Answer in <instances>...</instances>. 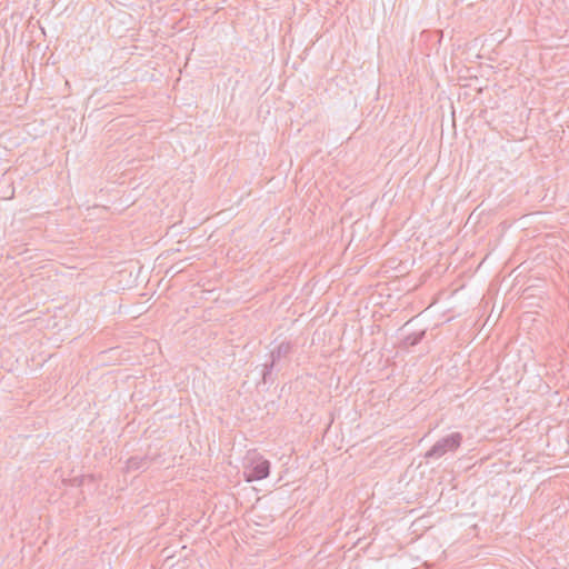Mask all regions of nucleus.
Returning <instances> with one entry per match:
<instances>
[{
    "label": "nucleus",
    "mask_w": 569,
    "mask_h": 569,
    "mask_svg": "<svg viewBox=\"0 0 569 569\" xmlns=\"http://www.w3.org/2000/svg\"><path fill=\"white\" fill-rule=\"evenodd\" d=\"M270 473V462L260 453L249 452L244 459L243 477L247 482L262 480Z\"/></svg>",
    "instance_id": "f257e3e1"
},
{
    "label": "nucleus",
    "mask_w": 569,
    "mask_h": 569,
    "mask_svg": "<svg viewBox=\"0 0 569 569\" xmlns=\"http://www.w3.org/2000/svg\"><path fill=\"white\" fill-rule=\"evenodd\" d=\"M462 441V435L460 432H452L441 439H439L426 453V459H440L447 452L456 451Z\"/></svg>",
    "instance_id": "f03ea898"
},
{
    "label": "nucleus",
    "mask_w": 569,
    "mask_h": 569,
    "mask_svg": "<svg viewBox=\"0 0 569 569\" xmlns=\"http://www.w3.org/2000/svg\"><path fill=\"white\" fill-rule=\"evenodd\" d=\"M291 352V343L287 341H282L279 343L270 353V362L264 363L262 371L263 382H268L270 380V376L276 362L280 361L282 358L288 357Z\"/></svg>",
    "instance_id": "7ed1b4c3"
},
{
    "label": "nucleus",
    "mask_w": 569,
    "mask_h": 569,
    "mask_svg": "<svg viewBox=\"0 0 569 569\" xmlns=\"http://www.w3.org/2000/svg\"><path fill=\"white\" fill-rule=\"evenodd\" d=\"M149 466V461L146 457H131L127 461L128 471L146 470Z\"/></svg>",
    "instance_id": "20e7f679"
},
{
    "label": "nucleus",
    "mask_w": 569,
    "mask_h": 569,
    "mask_svg": "<svg viewBox=\"0 0 569 569\" xmlns=\"http://www.w3.org/2000/svg\"><path fill=\"white\" fill-rule=\"evenodd\" d=\"M425 336V332L421 331L419 333H413V335H410L408 336L406 339H405V343L408 345V346H416L418 345L421 339L423 338Z\"/></svg>",
    "instance_id": "39448f33"
}]
</instances>
